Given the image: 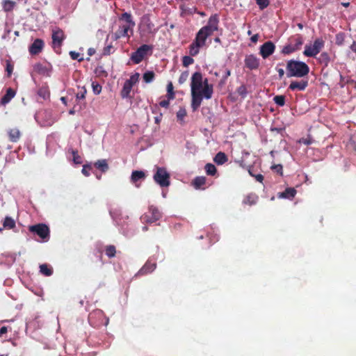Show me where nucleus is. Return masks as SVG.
<instances>
[{"label": "nucleus", "mask_w": 356, "mask_h": 356, "mask_svg": "<svg viewBox=\"0 0 356 356\" xmlns=\"http://www.w3.org/2000/svg\"><path fill=\"white\" fill-rule=\"evenodd\" d=\"M119 27L113 34L114 40H117L121 38L129 39L134 33V28L136 26L131 14L127 12L123 13L119 17Z\"/></svg>", "instance_id": "f257e3e1"}, {"label": "nucleus", "mask_w": 356, "mask_h": 356, "mask_svg": "<svg viewBox=\"0 0 356 356\" xmlns=\"http://www.w3.org/2000/svg\"><path fill=\"white\" fill-rule=\"evenodd\" d=\"M213 92V87L212 84H209L208 79H204V88L202 91H191V108L195 111L200 106L202 99H209L212 97Z\"/></svg>", "instance_id": "f03ea898"}, {"label": "nucleus", "mask_w": 356, "mask_h": 356, "mask_svg": "<svg viewBox=\"0 0 356 356\" xmlns=\"http://www.w3.org/2000/svg\"><path fill=\"white\" fill-rule=\"evenodd\" d=\"M288 77H303L309 72V66L304 62L290 60L286 63Z\"/></svg>", "instance_id": "7ed1b4c3"}, {"label": "nucleus", "mask_w": 356, "mask_h": 356, "mask_svg": "<svg viewBox=\"0 0 356 356\" xmlns=\"http://www.w3.org/2000/svg\"><path fill=\"white\" fill-rule=\"evenodd\" d=\"M88 321L94 327H99L102 325H107L108 319L106 318L104 312L100 309L92 311L88 316Z\"/></svg>", "instance_id": "20e7f679"}, {"label": "nucleus", "mask_w": 356, "mask_h": 356, "mask_svg": "<svg viewBox=\"0 0 356 356\" xmlns=\"http://www.w3.org/2000/svg\"><path fill=\"white\" fill-rule=\"evenodd\" d=\"M156 171L154 175V180L161 187L170 186V174L165 168L156 167Z\"/></svg>", "instance_id": "39448f33"}, {"label": "nucleus", "mask_w": 356, "mask_h": 356, "mask_svg": "<svg viewBox=\"0 0 356 356\" xmlns=\"http://www.w3.org/2000/svg\"><path fill=\"white\" fill-rule=\"evenodd\" d=\"M161 218V213L154 206H150L148 209V211L141 216L140 220L143 223H149L156 222Z\"/></svg>", "instance_id": "423d86ee"}, {"label": "nucleus", "mask_w": 356, "mask_h": 356, "mask_svg": "<svg viewBox=\"0 0 356 356\" xmlns=\"http://www.w3.org/2000/svg\"><path fill=\"white\" fill-rule=\"evenodd\" d=\"M29 232L37 234L44 241H47L49 239V228L47 225L44 223H38L29 226Z\"/></svg>", "instance_id": "0eeeda50"}, {"label": "nucleus", "mask_w": 356, "mask_h": 356, "mask_svg": "<svg viewBox=\"0 0 356 356\" xmlns=\"http://www.w3.org/2000/svg\"><path fill=\"white\" fill-rule=\"evenodd\" d=\"M324 47V41L321 38L314 40L313 45H306L303 54L307 57H315Z\"/></svg>", "instance_id": "6e6552de"}, {"label": "nucleus", "mask_w": 356, "mask_h": 356, "mask_svg": "<svg viewBox=\"0 0 356 356\" xmlns=\"http://www.w3.org/2000/svg\"><path fill=\"white\" fill-rule=\"evenodd\" d=\"M152 47L148 44H143L132 53L131 60L135 63H140L151 50Z\"/></svg>", "instance_id": "1a4fd4ad"}, {"label": "nucleus", "mask_w": 356, "mask_h": 356, "mask_svg": "<svg viewBox=\"0 0 356 356\" xmlns=\"http://www.w3.org/2000/svg\"><path fill=\"white\" fill-rule=\"evenodd\" d=\"M52 47L56 49H60L63 40L65 39L64 31L60 28H56L52 31Z\"/></svg>", "instance_id": "9d476101"}, {"label": "nucleus", "mask_w": 356, "mask_h": 356, "mask_svg": "<svg viewBox=\"0 0 356 356\" xmlns=\"http://www.w3.org/2000/svg\"><path fill=\"white\" fill-rule=\"evenodd\" d=\"M202 74L200 72H195L191 77V91H202L204 88Z\"/></svg>", "instance_id": "9b49d317"}, {"label": "nucleus", "mask_w": 356, "mask_h": 356, "mask_svg": "<svg viewBox=\"0 0 356 356\" xmlns=\"http://www.w3.org/2000/svg\"><path fill=\"white\" fill-rule=\"evenodd\" d=\"M303 44L302 37L298 36L296 38V43L294 44H289L283 47L281 53L284 55L291 54L300 49V47Z\"/></svg>", "instance_id": "f8f14e48"}, {"label": "nucleus", "mask_w": 356, "mask_h": 356, "mask_svg": "<svg viewBox=\"0 0 356 356\" xmlns=\"http://www.w3.org/2000/svg\"><path fill=\"white\" fill-rule=\"evenodd\" d=\"M275 50V44L271 41H267L260 47L259 54L264 59H266L271 56L274 53Z\"/></svg>", "instance_id": "ddd939ff"}, {"label": "nucleus", "mask_w": 356, "mask_h": 356, "mask_svg": "<svg viewBox=\"0 0 356 356\" xmlns=\"http://www.w3.org/2000/svg\"><path fill=\"white\" fill-rule=\"evenodd\" d=\"M218 23L219 19L218 15H213L209 18L207 24L202 28L212 35L214 31H218Z\"/></svg>", "instance_id": "4468645a"}, {"label": "nucleus", "mask_w": 356, "mask_h": 356, "mask_svg": "<svg viewBox=\"0 0 356 356\" xmlns=\"http://www.w3.org/2000/svg\"><path fill=\"white\" fill-rule=\"evenodd\" d=\"M156 268V263L155 261H152V260L149 259L146 261V263L143 265V266L138 270L137 273V275H145L152 273Z\"/></svg>", "instance_id": "2eb2a0df"}, {"label": "nucleus", "mask_w": 356, "mask_h": 356, "mask_svg": "<svg viewBox=\"0 0 356 356\" xmlns=\"http://www.w3.org/2000/svg\"><path fill=\"white\" fill-rule=\"evenodd\" d=\"M211 35L209 33L207 32L204 29L201 28L196 34L195 38L193 40L197 46L203 47L205 45L206 40L208 37Z\"/></svg>", "instance_id": "dca6fc26"}, {"label": "nucleus", "mask_w": 356, "mask_h": 356, "mask_svg": "<svg viewBox=\"0 0 356 356\" xmlns=\"http://www.w3.org/2000/svg\"><path fill=\"white\" fill-rule=\"evenodd\" d=\"M308 86V80L302 79L300 81H292L289 86V90L291 91H303Z\"/></svg>", "instance_id": "f3484780"}, {"label": "nucleus", "mask_w": 356, "mask_h": 356, "mask_svg": "<svg viewBox=\"0 0 356 356\" xmlns=\"http://www.w3.org/2000/svg\"><path fill=\"white\" fill-rule=\"evenodd\" d=\"M245 65L250 70H256L259 66V60L254 55L250 54L245 58Z\"/></svg>", "instance_id": "a211bd4d"}, {"label": "nucleus", "mask_w": 356, "mask_h": 356, "mask_svg": "<svg viewBox=\"0 0 356 356\" xmlns=\"http://www.w3.org/2000/svg\"><path fill=\"white\" fill-rule=\"evenodd\" d=\"M44 41L42 39H36L29 47V53L31 55H37L40 53L44 47Z\"/></svg>", "instance_id": "6ab92c4d"}, {"label": "nucleus", "mask_w": 356, "mask_h": 356, "mask_svg": "<svg viewBox=\"0 0 356 356\" xmlns=\"http://www.w3.org/2000/svg\"><path fill=\"white\" fill-rule=\"evenodd\" d=\"M141 25L144 27L145 30L149 33L153 31L154 24L151 21L149 14H145L142 17Z\"/></svg>", "instance_id": "aec40b11"}, {"label": "nucleus", "mask_w": 356, "mask_h": 356, "mask_svg": "<svg viewBox=\"0 0 356 356\" xmlns=\"http://www.w3.org/2000/svg\"><path fill=\"white\" fill-rule=\"evenodd\" d=\"M9 140L12 143H17L19 140L22 134L18 128H11L8 130Z\"/></svg>", "instance_id": "412c9836"}, {"label": "nucleus", "mask_w": 356, "mask_h": 356, "mask_svg": "<svg viewBox=\"0 0 356 356\" xmlns=\"http://www.w3.org/2000/svg\"><path fill=\"white\" fill-rule=\"evenodd\" d=\"M207 179L205 177L200 176L196 177L193 181H192V185L195 189H205L203 186L206 184Z\"/></svg>", "instance_id": "4be33fe9"}, {"label": "nucleus", "mask_w": 356, "mask_h": 356, "mask_svg": "<svg viewBox=\"0 0 356 356\" xmlns=\"http://www.w3.org/2000/svg\"><path fill=\"white\" fill-rule=\"evenodd\" d=\"M15 94L16 92L13 88H8L6 90V94L2 97L1 99V104L2 105L7 104L15 97Z\"/></svg>", "instance_id": "5701e85b"}, {"label": "nucleus", "mask_w": 356, "mask_h": 356, "mask_svg": "<svg viewBox=\"0 0 356 356\" xmlns=\"http://www.w3.org/2000/svg\"><path fill=\"white\" fill-rule=\"evenodd\" d=\"M134 86L131 85V83L125 81L122 89L120 92V95L122 99H126L130 97V93L132 90Z\"/></svg>", "instance_id": "b1692460"}, {"label": "nucleus", "mask_w": 356, "mask_h": 356, "mask_svg": "<svg viewBox=\"0 0 356 356\" xmlns=\"http://www.w3.org/2000/svg\"><path fill=\"white\" fill-rule=\"evenodd\" d=\"M94 166L98 170H99L102 172H106V171H108L109 168L108 164L106 159H101L97 161L94 163Z\"/></svg>", "instance_id": "393cba45"}, {"label": "nucleus", "mask_w": 356, "mask_h": 356, "mask_svg": "<svg viewBox=\"0 0 356 356\" xmlns=\"http://www.w3.org/2000/svg\"><path fill=\"white\" fill-rule=\"evenodd\" d=\"M227 160H228V158H227V155L224 152H219L218 153H217L213 158V161L217 165H222V164L225 163L227 161Z\"/></svg>", "instance_id": "a878e982"}, {"label": "nucleus", "mask_w": 356, "mask_h": 356, "mask_svg": "<svg viewBox=\"0 0 356 356\" xmlns=\"http://www.w3.org/2000/svg\"><path fill=\"white\" fill-rule=\"evenodd\" d=\"M296 190L294 188H286L284 191L280 193V197L291 199L295 197Z\"/></svg>", "instance_id": "bb28decb"}, {"label": "nucleus", "mask_w": 356, "mask_h": 356, "mask_svg": "<svg viewBox=\"0 0 356 356\" xmlns=\"http://www.w3.org/2000/svg\"><path fill=\"white\" fill-rule=\"evenodd\" d=\"M16 226L15 221L13 218L9 216H6L3 222V227L4 229H13Z\"/></svg>", "instance_id": "cd10ccee"}, {"label": "nucleus", "mask_w": 356, "mask_h": 356, "mask_svg": "<svg viewBox=\"0 0 356 356\" xmlns=\"http://www.w3.org/2000/svg\"><path fill=\"white\" fill-rule=\"evenodd\" d=\"M40 272L45 276H51L53 274V269L48 264H43L40 266Z\"/></svg>", "instance_id": "c85d7f7f"}, {"label": "nucleus", "mask_w": 356, "mask_h": 356, "mask_svg": "<svg viewBox=\"0 0 356 356\" xmlns=\"http://www.w3.org/2000/svg\"><path fill=\"white\" fill-rule=\"evenodd\" d=\"M258 200V197L254 194H250L245 197L243 200V203L245 204H248L252 206L255 204Z\"/></svg>", "instance_id": "c756f323"}, {"label": "nucleus", "mask_w": 356, "mask_h": 356, "mask_svg": "<svg viewBox=\"0 0 356 356\" xmlns=\"http://www.w3.org/2000/svg\"><path fill=\"white\" fill-rule=\"evenodd\" d=\"M145 177V174L143 171L135 170L132 172L131 174V181L133 183H136L138 180L144 179Z\"/></svg>", "instance_id": "7c9ffc66"}, {"label": "nucleus", "mask_w": 356, "mask_h": 356, "mask_svg": "<svg viewBox=\"0 0 356 356\" xmlns=\"http://www.w3.org/2000/svg\"><path fill=\"white\" fill-rule=\"evenodd\" d=\"M38 95L44 99L49 98L50 96V92L48 86H44L40 87L38 90Z\"/></svg>", "instance_id": "2f4dec72"}, {"label": "nucleus", "mask_w": 356, "mask_h": 356, "mask_svg": "<svg viewBox=\"0 0 356 356\" xmlns=\"http://www.w3.org/2000/svg\"><path fill=\"white\" fill-rule=\"evenodd\" d=\"M204 169L208 175L214 176L217 172L216 166L210 163L205 165Z\"/></svg>", "instance_id": "473e14b6"}, {"label": "nucleus", "mask_w": 356, "mask_h": 356, "mask_svg": "<svg viewBox=\"0 0 356 356\" xmlns=\"http://www.w3.org/2000/svg\"><path fill=\"white\" fill-rule=\"evenodd\" d=\"M105 254L109 258L114 257L116 254L115 247L113 245H109L106 246Z\"/></svg>", "instance_id": "72a5a7b5"}, {"label": "nucleus", "mask_w": 356, "mask_h": 356, "mask_svg": "<svg viewBox=\"0 0 356 356\" xmlns=\"http://www.w3.org/2000/svg\"><path fill=\"white\" fill-rule=\"evenodd\" d=\"M202 47L201 46H197L196 43L193 42L189 45V54L191 56H195L199 54L200 48Z\"/></svg>", "instance_id": "f704fd0d"}, {"label": "nucleus", "mask_w": 356, "mask_h": 356, "mask_svg": "<svg viewBox=\"0 0 356 356\" xmlns=\"http://www.w3.org/2000/svg\"><path fill=\"white\" fill-rule=\"evenodd\" d=\"M15 3L10 0H5L3 3L4 11L9 12L13 10Z\"/></svg>", "instance_id": "c9c22d12"}, {"label": "nucleus", "mask_w": 356, "mask_h": 356, "mask_svg": "<svg viewBox=\"0 0 356 356\" xmlns=\"http://www.w3.org/2000/svg\"><path fill=\"white\" fill-rule=\"evenodd\" d=\"M155 77V74L152 71H147L143 74V80L145 83L152 82Z\"/></svg>", "instance_id": "e433bc0d"}, {"label": "nucleus", "mask_w": 356, "mask_h": 356, "mask_svg": "<svg viewBox=\"0 0 356 356\" xmlns=\"http://www.w3.org/2000/svg\"><path fill=\"white\" fill-rule=\"evenodd\" d=\"M273 101L277 105L283 106L285 104V97L284 95H276L274 97Z\"/></svg>", "instance_id": "4c0bfd02"}, {"label": "nucleus", "mask_w": 356, "mask_h": 356, "mask_svg": "<svg viewBox=\"0 0 356 356\" xmlns=\"http://www.w3.org/2000/svg\"><path fill=\"white\" fill-rule=\"evenodd\" d=\"M319 61L321 63L324 64L325 66H327L330 62V56L326 52L322 53L320 55Z\"/></svg>", "instance_id": "58836bf2"}, {"label": "nucleus", "mask_w": 356, "mask_h": 356, "mask_svg": "<svg viewBox=\"0 0 356 356\" xmlns=\"http://www.w3.org/2000/svg\"><path fill=\"white\" fill-rule=\"evenodd\" d=\"M236 92H237L238 95H240L243 98H245L248 94L247 88L243 84L237 88Z\"/></svg>", "instance_id": "ea45409f"}, {"label": "nucleus", "mask_w": 356, "mask_h": 356, "mask_svg": "<svg viewBox=\"0 0 356 356\" xmlns=\"http://www.w3.org/2000/svg\"><path fill=\"white\" fill-rule=\"evenodd\" d=\"M79 88V91L76 95V99H85L86 95L87 93L86 88L84 86Z\"/></svg>", "instance_id": "a19ab883"}, {"label": "nucleus", "mask_w": 356, "mask_h": 356, "mask_svg": "<svg viewBox=\"0 0 356 356\" xmlns=\"http://www.w3.org/2000/svg\"><path fill=\"white\" fill-rule=\"evenodd\" d=\"M72 154L73 156V161L76 164H81L82 163V158L81 156L79 155L77 150H72Z\"/></svg>", "instance_id": "79ce46f5"}, {"label": "nucleus", "mask_w": 356, "mask_h": 356, "mask_svg": "<svg viewBox=\"0 0 356 356\" xmlns=\"http://www.w3.org/2000/svg\"><path fill=\"white\" fill-rule=\"evenodd\" d=\"M167 91H168V98L169 99H173L175 98V92L173 91V86L171 82H170L167 86Z\"/></svg>", "instance_id": "37998d69"}, {"label": "nucleus", "mask_w": 356, "mask_h": 356, "mask_svg": "<svg viewBox=\"0 0 356 356\" xmlns=\"http://www.w3.org/2000/svg\"><path fill=\"white\" fill-rule=\"evenodd\" d=\"M139 76V73L136 72L134 74L131 75L129 79L126 80V81L131 83V85L134 86L138 81Z\"/></svg>", "instance_id": "c03bdc74"}, {"label": "nucleus", "mask_w": 356, "mask_h": 356, "mask_svg": "<svg viewBox=\"0 0 356 356\" xmlns=\"http://www.w3.org/2000/svg\"><path fill=\"white\" fill-rule=\"evenodd\" d=\"M194 62V59L188 56H185L182 58V64L184 67H188V65L193 64Z\"/></svg>", "instance_id": "a18cd8bd"}, {"label": "nucleus", "mask_w": 356, "mask_h": 356, "mask_svg": "<svg viewBox=\"0 0 356 356\" xmlns=\"http://www.w3.org/2000/svg\"><path fill=\"white\" fill-rule=\"evenodd\" d=\"M261 10H264L269 5V0H255Z\"/></svg>", "instance_id": "49530a36"}, {"label": "nucleus", "mask_w": 356, "mask_h": 356, "mask_svg": "<svg viewBox=\"0 0 356 356\" xmlns=\"http://www.w3.org/2000/svg\"><path fill=\"white\" fill-rule=\"evenodd\" d=\"M70 56L72 60H78L79 62L83 60V57H80V54L74 51H70Z\"/></svg>", "instance_id": "de8ad7c7"}, {"label": "nucleus", "mask_w": 356, "mask_h": 356, "mask_svg": "<svg viewBox=\"0 0 356 356\" xmlns=\"http://www.w3.org/2000/svg\"><path fill=\"white\" fill-rule=\"evenodd\" d=\"M271 168L280 175H283V167L281 164L273 165Z\"/></svg>", "instance_id": "09e8293b"}, {"label": "nucleus", "mask_w": 356, "mask_h": 356, "mask_svg": "<svg viewBox=\"0 0 356 356\" xmlns=\"http://www.w3.org/2000/svg\"><path fill=\"white\" fill-rule=\"evenodd\" d=\"M186 115V111L184 108H180L177 113V118L179 120H183Z\"/></svg>", "instance_id": "8fccbe9b"}, {"label": "nucleus", "mask_w": 356, "mask_h": 356, "mask_svg": "<svg viewBox=\"0 0 356 356\" xmlns=\"http://www.w3.org/2000/svg\"><path fill=\"white\" fill-rule=\"evenodd\" d=\"M93 92L96 95H99L102 91V86L97 83L92 82V83Z\"/></svg>", "instance_id": "3c124183"}, {"label": "nucleus", "mask_w": 356, "mask_h": 356, "mask_svg": "<svg viewBox=\"0 0 356 356\" xmlns=\"http://www.w3.org/2000/svg\"><path fill=\"white\" fill-rule=\"evenodd\" d=\"M91 168L92 167L89 164L83 165L81 172L86 177H88L90 175V170Z\"/></svg>", "instance_id": "603ef678"}, {"label": "nucleus", "mask_w": 356, "mask_h": 356, "mask_svg": "<svg viewBox=\"0 0 356 356\" xmlns=\"http://www.w3.org/2000/svg\"><path fill=\"white\" fill-rule=\"evenodd\" d=\"M13 65L10 63V61L6 60V70L8 72V76H10L11 74L13 73Z\"/></svg>", "instance_id": "864d4df0"}, {"label": "nucleus", "mask_w": 356, "mask_h": 356, "mask_svg": "<svg viewBox=\"0 0 356 356\" xmlns=\"http://www.w3.org/2000/svg\"><path fill=\"white\" fill-rule=\"evenodd\" d=\"M113 49V45L111 44H108L106 47H104L103 49V52H102V54L104 56H108L111 54V50Z\"/></svg>", "instance_id": "5fc2aeb1"}, {"label": "nucleus", "mask_w": 356, "mask_h": 356, "mask_svg": "<svg viewBox=\"0 0 356 356\" xmlns=\"http://www.w3.org/2000/svg\"><path fill=\"white\" fill-rule=\"evenodd\" d=\"M248 172L250 174V175H251L252 177H255L256 180L260 183H262L263 180H264V176L261 175V174H258V175H254L251 170L249 169L248 170Z\"/></svg>", "instance_id": "6e6d98bb"}, {"label": "nucleus", "mask_w": 356, "mask_h": 356, "mask_svg": "<svg viewBox=\"0 0 356 356\" xmlns=\"http://www.w3.org/2000/svg\"><path fill=\"white\" fill-rule=\"evenodd\" d=\"M188 72H182L179 78V83L180 84L184 83L188 79Z\"/></svg>", "instance_id": "4d7b16f0"}, {"label": "nucleus", "mask_w": 356, "mask_h": 356, "mask_svg": "<svg viewBox=\"0 0 356 356\" xmlns=\"http://www.w3.org/2000/svg\"><path fill=\"white\" fill-rule=\"evenodd\" d=\"M169 104H170V99L168 98V99H163L159 102V105L163 108H168L169 106Z\"/></svg>", "instance_id": "13d9d810"}, {"label": "nucleus", "mask_w": 356, "mask_h": 356, "mask_svg": "<svg viewBox=\"0 0 356 356\" xmlns=\"http://www.w3.org/2000/svg\"><path fill=\"white\" fill-rule=\"evenodd\" d=\"M276 70L278 72L280 79H282L284 75V70L282 68H276Z\"/></svg>", "instance_id": "bf43d9fd"}, {"label": "nucleus", "mask_w": 356, "mask_h": 356, "mask_svg": "<svg viewBox=\"0 0 356 356\" xmlns=\"http://www.w3.org/2000/svg\"><path fill=\"white\" fill-rule=\"evenodd\" d=\"M8 332V328L6 326H3L0 328V337L3 336V334H6Z\"/></svg>", "instance_id": "052dcab7"}, {"label": "nucleus", "mask_w": 356, "mask_h": 356, "mask_svg": "<svg viewBox=\"0 0 356 356\" xmlns=\"http://www.w3.org/2000/svg\"><path fill=\"white\" fill-rule=\"evenodd\" d=\"M300 142L304 143L306 145H309L312 143V140L308 138H302Z\"/></svg>", "instance_id": "680f3d73"}, {"label": "nucleus", "mask_w": 356, "mask_h": 356, "mask_svg": "<svg viewBox=\"0 0 356 356\" xmlns=\"http://www.w3.org/2000/svg\"><path fill=\"white\" fill-rule=\"evenodd\" d=\"M231 75V71L227 69L225 72V75L223 76V79L226 80Z\"/></svg>", "instance_id": "e2e57ef3"}, {"label": "nucleus", "mask_w": 356, "mask_h": 356, "mask_svg": "<svg viewBox=\"0 0 356 356\" xmlns=\"http://www.w3.org/2000/svg\"><path fill=\"white\" fill-rule=\"evenodd\" d=\"M350 49H351L353 52L356 53V41H354V42H353V44L350 45Z\"/></svg>", "instance_id": "0e129e2a"}, {"label": "nucleus", "mask_w": 356, "mask_h": 356, "mask_svg": "<svg viewBox=\"0 0 356 356\" xmlns=\"http://www.w3.org/2000/svg\"><path fill=\"white\" fill-rule=\"evenodd\" d=\"M95 53V49H93V48H89L88 50V54L89 56H92L94 55Z\"/></svg>", "instance_id": "69168bd1"}, {"label": "nucleus", "mask_w": 356, "mask_h": 356, "mask_svg": "<svg viewBox=\"0 0 356 356\" xmlns=\"http://www.w3.org/2000/svg\"><path fill=\"white\" fill-rule=\"evenodd\" d=\"M161 115H162L161 114L160 116H157V117L154 118L155 123H156V124H159L160 123V122L161 120Z\"/></svg>", "instance_id": "338daca9"}, {"label": "nucleus", "mask_w": 356, "mask_h": 356, "mask_svg": "<svg viewBox=\"0 0 356 356\" xmlns=\"http://www.w3.org/2000/svg\"><path fill=\"white\" fill-rule=\"evenodd\" d=\"M251 40H252L253 42H256L258 40V35H254L251 38Z\"/></svg>", "instance_id": "774afa93"}]
</instances>
